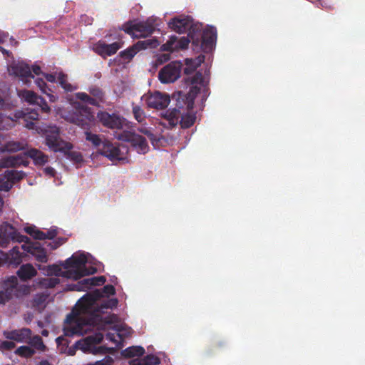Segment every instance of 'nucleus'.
I'll return each mask as SVG.
<instances>
[{
  "instance_id": "nucleus-1",
  "label": "nucleus",
  "mask_w": 365,
  "mask_h": 365,
  "mask_svg": "<svg viewBox=\"0 0 365 365\" xmlns=\"http://www.w3.org/2000/svg\"><path fill=\"white\" fill-rule=\"evenodd\" d=\"M115 294V289L107 284L102 289H94L82 297L65 319L67 324L63 328L66 336L83 335L98 326L102 322V314L105 309L116 307L117 299H106L99 302L103 297Z\"/></svg>"
},
{
  "instance_id": "nucleus-2",
  "label": "nucleus",
  "mask_w": 365,
  "mask_h": 365,
  "mask_svg": "<svg viewBox=\"0 0 365 365\" xmlns=\"http://www.w3.org/2000/svg\"><path fill=\"white\" fill-rule=\"evenodd\" d=\"M46 145L53 152L63 153L68 159L78 163L83 161L81 153L72 151L73 145L61 138L59 128L57 126H49L44 130Z\"/></svg>"
},
{
  "instance_id": "nucleus-3",
  "label": "nucleus",
  "mask_w": 365,
  "mask_h": 365,
  "mask_svg": "<svg viewBox=\"0 0 365 365\" xmlns=\"http://www.w3.org/2000/svg\"><path fill=\"white\" fill-rule=\"evenodd\" d=\"M0 304H5L14 297L21 298L29 294L31 287L26 284H19L18 279L11 276L0 282Z\"/></svg>"
},
{
  "instance_id": "nucleus-4",
  "label": "nucleus",
  "mask_w": 365,
  "mask_h": 365,
  "mask_svg": "<svg viewBox=\"0 0 365 365\" xmlns=\"http://www.w3.org/2000/svg\"><path fill=\"white\" fill-rule=\"evenodd\" d=\"M157 19L150 17L146 21L135 22L128 21L123 24L120 28L127 34L133 38H146L153 34L158 24Z\"/></svg>"
},
{
  "instance_id": "nucleus-5",
  "label": "nucleus",
  "mask_w": 365,
  "mask_h": 365,
  "mask_svg": "<svg viewBox=\"0 0 365 365\" xmlns=\"http://www.w3.org/2000/svg\"><path fill=\"white\" fill-rule=\"evenodd\" d=\"M86 262L87 258L84 254L73 255L65 261V268L73 269L67 272V276L77 280L84 276L94 274L96 272V269L93 267L87 268L86 267Z\"/></svg>"
},
{
  "instance_id": "nucleus-6",
  "label": "nucleus",
  "mask_w": 365,
  "mask_h": 365,
  "mask_svg": "<svg viewBox=\"0 0 365 365\" xmlns=\"http://www.w3.org/2000/svg\"><path fill=\"white\" fill-rule=\"evenodd\" d=\"M189 37L191 38L192 45L200 48L204 53L211 52L217 40V29L214 26H208L203 30L202 33H195L190 31Z\"/></svg>"
},
{
  "instance_id": "nucleus-7",
  "label": "nucleus",
  "mask_w": 365,
  "mask_h": 365,
  "mask_svg": "<svg viewBox=\"0 0 365 365\" xmlns=\"http://www.w3.org/2000/svg\"><path fill=\"white\" fill-rule=\"evenodd\" d=\"M103 339L101 333H96L91 335L82 340L78 341L76 344V348L82 350L83 352H92L93 354H106L107 348L105 346L96 347L95 346L100 344Z\"/></svg>"
},
{
  "instance_id": "nucleus-8",
  "label": "nucleus",
  "mask_w": 365,
  "mask_h": 365,
  "mask_svg": "<svg viewBox=\"0 0 365 365\" xmlns=\"http://www.w3.org/2000/svg\"><path fill=\"white\" fill-rule=\"evenodd\" d=\"M26 240L28 237L21 235L11 224L3 222L0 225V247H7L11 241L22 242Z\"/></svg>"
},
{
  "instance_id": "nucleus-9",
  "label": "nucleus",
  "mask_w": 365,
  "mask_h": 365,
  "mask_svg": "<svg viewBox=\"0 0 365 365\" xmlns=\"http://www.w3.org/2000/svg\"><path fill=\"white\" fill-rule=\"evenodd\" d=\"M182 68V63L180 61H172L160 70L158 78L162 83H173L180 77Z\"/></svg>"
},
{
  "instance_id": "nucleus-10",
  "label": "nucleus",
  "mask_w": 365,
  "mask_h": 365,
  "mask_svg": "<svg viewBox=\"0 0 365 365\" xmlns=\"http://www.w3.org/2000/svg\"><path fill=\"white\" fill-rule=\"evenodd\" d=\"M117 138L120 140L130 143L138 153L145 154L149 150L146 139L134 132L123 131L118 134Z\"/></svg>"
},
{
  "instance_id": "nucleus-11",
  "label": "nucleus",
  "mask_w": 365,
  "mask_h": 365,
  "mask_svg": "<svg viewBox=\"0 0 365 365\" xmlns=\"http://www.w3.org/2000/svg\"><path fill=\"white\" fill-rule=\"evenodd\" d=\"M113 40H118L112 43L108 44L105 41L100 40L93 45V50L98 55L103 58L110 56L123 46V43L120 41V36L115 35Z\"/></svg>"
},
{
  "instance_id": "nucleus-12",
  "label": "nucleus",
  "mask_w": 365,
  "mask_h": 365,
  "mask_svg": "<svg viewBox=\"0 0 365 365\" xmlns=\"http://www.w3.org/2000/svg\"><path fill=\"white\" fill-rule=\"evenodd\" d=\"M99 122L110 129H122L124 125L125 118L117 113H109L106 111H99L97 113Z\"/></svg>"
},
{
  "instance_id": "nucleus-13",
  "label": "nucleus",
  "mask_w": 365,
  "mask_h": 365,
  "mask_svg": "<svg viewBox=\"0 0 365 365\" xmlns=\"http://www.w3.org/2000/svg\"><path fill=\"white\" fill-rule=\"evenodd\" d=\"M93 115L91 109L82 106L71 115V121L83 129H88Z\"/></svg>"
},
{
  "instance_id": "nucleus-14",
  "label": "nucleus",
  "mask_w": 365,
  "mask_h": 365,
  "mask_svg": "<svg viewBox=\"0 0 365 365\" xmlns=\"http://www.w3.org/2000/svg\"><path fill=\"white\" fill-rule=\"evenodd\" d=\"M156 40H145L139 41L133 46L128 48L127 49L122 51L119 53V56L124 60L130 61L135 55L140 51L148 48H153L156 46Z\"/></svg>"
},
{
  "instance_id": "nucleus-15",
  "label": "nucleus",
  "mask_w": 365,
  "mask_h": 365,
  "mask_svg": "<svg viewBox=\"0 0 365 365\" xmlns=\"http://www.w3.org/2000/svg\"><path fill=\"white\" fill-rule=\"evenodd\" d=\"M17 155L22 156L26 161V165H22L24 167H27L29 164L28 158L32 159L34 165L36 166H43L48 162V156L37 148L29 149L24 153L18 154Z\"/></svg>"
},
{
  "instance_id": "nucleus-16",
  "label": "nucleus",
  "mask_w": 365,
  "mask_h": 365,
  "mask_svg": "<svg viewBox=\"0 0 365 365\" xmlns=\"http://www.w3.org/2000/svg\"><path fill=\"white\" fill-rule=\"evenodd\" d=\"M170 99L168 95L156 91L146 98L148 107L158 110L164 109L169 105Z\"/></svg>"
},
{
  "instance_id": "nucleus-17",
  "label": "nucleus",
  "mask_w": 365,
  "mask_h": 365,
  "mask_svg": "<svg viewBox=\"0 0 365 365\" xmlns=\"http://www.w3.org/2000/svg\"><path fill=\"white\" fill-rule=\"evenodd\" d=\"M200 88L197 85H192L187 94H183L182 92H178L173 96V98H178L186 106L187 111L192 108L194 100L199 93Z\"/></svg>"
},
{
  "instance_id": "nucleus-18",
  "label": "nucleus",
  "mask_w": 365,
  "mask_h": 365,
  "mask_svg": "<svg viewBox=\"0 0 365 365\" xmlns=\"http://www.w3.org/2000/svg\"><path fill=\"white\" fill-rule=\"evenodd\" d=\"M177 103L176 107L173 109H169L165 111L163 115V118L166 119L171 127H175L180 121L182 112L184 106H185L180 100L176 98Z\"/></svg>"
},
{
  "instance_id": "nucleus-19",
  "label": "nucleus",
  "mask_w": 365,
  "mask_h": 365,
  "mask_svg": "<svg viewBox=\"0 0 365 365\" xmlns=\"http://www.w3.org/2000/svg\"><path fill=\"white\" fill-rule=\"evenodd\" d=\"M22 248L27 252L32 255L38 262L46 263L48 261L47 253L45 249L41 247L40 243L35 242L23 245Z\"/></svg>"
},
{
  "instance_id": "nucleus-20",
  "label": "nucleus",
  "mask_w": 365,
  "mask_h": 365,
  "mask_svg": "<svg viewBox=\"0 0 365 365\" xmlns=\"http://www.w3.org/2000/svg\"><path fill=\"white\" fill-rule=\"evenodd\" d=\"M32 331L29 328H22L20 329H15L12 331H4V336L10 340H14L17 342H26L30 339Z\"/></svg>"
},
{
  "instance_id": "nucleus-21",
  "label": "nucleus",
  "mask_w": 365,
  "mask_h": 365,
  "mask_svg": "<svg viewBox=\"0 0 365 365\" xmlns=\"http://www.w3.org/2000/svg\"><path fill=\"white\" fill-rule=\"evenodd\" d=\"M9 72L15 76L21 78H34L31 73V70L29 66L23 62H19L11 66Z\"/></svg>"
},
{
  "instance_id": "nucleus-22",
  "label": "nucleus",
  "mask_w": 365,
  "mask_h": 365,
  "mask_svg": "<svg viewBox=\"0 0 365 365\" xmlns=\"http://www.w3.org/2000/svg\"><path fill=\"white\" fill-rule=\"evenodd\" d=\"M101 155L108 158L110 160H120V150L108 141L103 142L100 149Z\"/></svg>"
},
{
  "instance_id": "nucleus-23",
  "label": "nucleus",
  "mask_w": 365,
  "mask_h": 365,
  "mask_svg": "<svg viewBox=\"0 0 365 365\" xmlns=\"http://www.w3.org/2000/svg\"><path fill=\"white\" fill-rule=\"evenodd\" d=\"M169 27L177 33L183 34L191 27V24L188 17L173 18L169 22Z\"/></svg>"
},
{
  "instance_id": "nucleus-24",
  "label": "nucleus",
  "mask_w": 365,
  "mask_h": 365,
  "mask_svg": "<svg viewBox=\"0 0 365 365\" xmlns=\"http://www.w3.org/2000/svg\"><path fill=\"white\" fill-rule=\"evenodd\" d=\"M37 274V271L31 264H22L17 271V275L22 281L31 279Z\"/></svg>"
},
{
  "instance_id": "nucleus-25",
  "label": "nucleus",
  "mask_w": 365,
  "mask_h": 365,
  "mask_svg": "<svg viewBox=\"0 0 365 365\" xmlns=\"http://www.w3.org/2000/svg\"><path fill=\"white\" fill-rule=\"evenodd\" d=\"M6 264L9 265H14L15 267L21 264V254L19 252V247L18 246L14 247L9 253H6Z\"/></svg>"
},
{
  "instance_id": "nucleus-26",
  "label": "nucleus",
  "mask_w": 365,
  "mask_h": 365,
  "mask_svg": "<svg viewBox=\"0 0 365 365\" xmlns=\"http://www.w3.org/2000/svg\"><path fill=\"white\" fill-rule=\"evenodd\" d=\"M27 143L19 141H9L4 145L3 150L9 153H16L26 148Z\"/></svg>"
},
{
  "instance_id": "nucleus-27",
  "label": "nucleus",
  "mask_w": 365,
  "mask_h": 365,
  "mask_svg": "<svg viewBox=\"0 0 365 365\" xmlns=\"http://www.w3.org/2000/svg\"><path fill=\"white\" fill-rule=\"evenodd\" d=\"M185 110L183 108L182 115L180 116L179 123L182 128L186 129L190 128L195 122L196 116L194 114L186 113Z\"/></svg>"
},
{
  "instance_id": "nucleus-28",
  "label": "nucleus",
  "mask_w": 365,
  "mask_h": 365,
  "mask_svg": "<svg viewBox=\"0 0 365 365\" xmlns=\"http://www.w3.org/2000/svg\"><path fill=\"white\" fill-rule=\"evenodd\" d=\"M125 358H132L134 356H141L145 354V349L140 346H133L126 348L122 351Z\"/></svg>"
},
{
  "instance_id": "nucleus-29",
  "label": "nucleus",
  "mask_w": 365,
  "mask_h": 365,
  "mask_svg": "<svg viewBox=\"0 0 365 365\" xmlns=\"http://www.w3.org/2000/svg\"><path fill=\"white\" fill-rule=\"evenodd\" d=\"M4 177L7 179L8 181L14 183L15 182L23 179L25 177V173L15 170H7L5 172Z\"/></svg>"
},
{
  "instance_id": "nucleus-30",
  "label": "nucleus",
  "mask_w": 365,
  "mask_h": 365,
  "mask_svg": "<svg viewBox=\"0 0 365 365\" xmlns=\"http://www.w3.org/2000/svg\"><path fill=\"white\" fill-rule=\"evenodd\" d=\"M39 114L36 110H31L29 112L24 114V118L26 123L25 126L29 129H33L34 123L33 120H37L38 119Z\"/></svg>"
},
{
  "instance_id": "nucleus-31",
  "label": "nucleus",
  "mask_w": 365,
  "mask_h": 365,
  "mask_svg": "<svg viewBox=\"0 0 365 365\" xmlns=\"http://www.w3.org/2000/svg\"><path fill=\"white\" fill-rule=\"evenodd\" d=\"M89 93L96 101V106H100V104L104 101V93L100 88L97 86L90 88Z\"/></svg>"
},
{
  "instance_id": "nucleus-32",
  "label": "nucleus",
  "mask_w": 365,
  "mask_h": 365,
  "mask_svg": "<svg viewBox=\"0 0 365 365\" xmlns=\"http://www.w3.org/2000/svg\"><path fill=\"white\" fill-rule=\"evenodd\" d=\"M19 96L25 101L32 104L37 103L38 98H40V96H37L36 93L29 90L21 91Z\"/></svg>"
},
{
  "instance_id": "nucleus-33",
  "label": "nucleus",
  "mask_w": 365,
  "mask_h": 365,
  "mask_svg": "<svg viewBox=\"0 0 365 365\" xmlns=\"http://www.w3.org/2000/svg\"><path fill=\"white\" fill-rule=\"evenodd\" d=\"M25 232L33 238L38 240H44V232L41 231L35 226H28L25 227Z\"/></svg>"
},
{
  "instance_id": "nucleus-34",
  "label": "nucleus",
  "mask_w": 365,
  "mask_h": 365,
  "mask_svg": "<svg viewBox=\"0 0 365 365\" xmlns=\"http://www.w3.org/2000/svg\"><path fill=\"white\" fill-rule=\"evenodd\" d=\"M27 343H29L35 349L39 351H43L46 350V346L43 344L42 338L38 335H36L33 337L31 336L30 339L28 340Z\"/></svg>"
},
{
  "instance_id": "nucleus-35",
  "label": "nucleus",
  "mask_w": 365,
  "mask_h": 365,
  "mask_svg": "<svg viewBox=\"0 0 365 365\" xmlns=\"http://www.w3.org/2000/svg\"><path fill=\"white\" fill-rule=\"evenodd\" d=\"M160 50L163 51H169L173 52L177 51V45H176V36H172L169 40L164 44L160 46Z\"/></svg>"
},
{
  "instance_id": "nucleus-36",
  "label": "nucleus",
  "mask_w": 365,
  "mask_h": 365,
  "mask_svg": "<svg viewBox=\"0 0 365 365\" xmlns=\"http://www.w3.org/2000/svg\"><path fill=\"white\" fill-rule=\"evenodd\" d=\"M57 78L59 84L66 91H72L73 90L71 84L67 81V75L64 74L63 72H60L58 73Z\"/></svg>"
},
{
  "instance_id": "nucleus-37",
  "label": "nucleus",
  "mask_w": 365,
  "mask_h": 365,
  "mask_svg": "<svg viewBox=\"0 0 365 365\" xmlns=\"http://www.w3.org/2000/svg\"><path fill=\"white\" fill-rule=\"evenodd\" d=\"M85 135L86 140L91 142L95 147L100 146L103 143L98 135L92 133L91 131L86 130L85 132Z\"/></svg>"
},
{
  "instance_id": "nucleus-38",
  "label": "nucleus",
  "mask_w": 365,
  "mask_h": 365,
  "mask_svg": "<svg viewBox=\"0 0 365 365\" xmlns=\"http://www.w3.org/2000/svg\"><path fill=\"white\" fill-rule=\"evenodd\" d=\"M15 354L23 357H31L35 354V351L28 346H21L15 351Z\"/></svg>"
},
{
  "instance_id": "nucleus-39",
  "label": "nucleus",
  "mask_w": 365,
  "mask_h": 365,
  "mask_svg": "<svg viewBox=\"0 0 365 365\" xmlns=\"http://www.w3.org/2000/svg\"><path fill=\"white\" fill-rule=\"evenodd\" d=\"M133 113L135 119L139 122L142 123L145 120V114L144 110L140 108V106L137 105H133Z\"/></svg>"
},
{
  "instance_id": "nucleus-40",
  "label": "nucleus",
  "mask_w": 365,
  "mask_h": 365,
  "mask_svg": "<svg viewBox=\"0 0 365 365\" xmlns=\"http://www.w3.org/2000/svg\"><path fill=\"white\" fill-rule=\"evenodd\" d=\"M76 97L78 99H79L80 101H83L86 104L96 106V101H94V99L92 98L91 95L81 92L78 93L76 94Z\"/></svg>"
},
{
  "instance_id": "nucleus-41",
  "label": "nucleus",
  "mask_w": 365,
  "mask_h": 365,
  "mask_svg": "<svg viewBox=\"0 0 365 365\" xmlns=\"http://www.w3.org/2000/svg\"><path fill=\"white\" fill-rule=\"evenodd\" d=\"M160 363V359L153 354L147 355L143 360L140 365H158Z\"/></svg>"
},
{
  "instance_id": "nucleus-42",
  "label": "nucleus",
  "mask_w": 365,
  "mask_h": 365,
  "mask_svg": "<svg viewBox=\"0 0 365 365\" xmlns=\"http://www.w3.org/2000/svg\"><path fill=\"white\" fill-rule=\"evenodd\" d=\"M186 81H190L191 85H200L202 86L204 83V77L200 72H197L191 78L186 79Z\"/></svg>"
},
{
  "instance_id": "nucleus-43",
  "label": "nucleus",
  "mask_w": 365,
  "mask_h": 365,
  "mask_svg": "<svg viewBox=\"0 0 365 365\" xmlns=\"http://www.w3.org/2000/svg\"><path fill=\"white\" fill-rule=\"evenodd\" d=\"M92 287V282L91 277L83 279L78 282L76 285V290L78 291H86V289Z\"/></svg>"
},
{
  "instance_id": "nucleus-44",
  "label": "nucleus",
  "mask_w": 365,
  "mask_h": 365,
  "mask_svg": "<svg viewBox=\"0 0 365 365\" xmlns=\"http://www.w3.org/2000/svg\"><path fill=\"white\" fill-rule=\"evenodd\" d=\"M190 41H192L191 38L189 39L187 37L183 36L179 39L176 37L177 50L186 49Z\"/></svg>"
},
{
  "instance_id": "nucleus-45",
  "label": "nucleus",
  "mask_w": 365,
  "mask_h": 365,
  "mask_svg": "<svg viewBox=\"0 0 365 365\" xmlns=\"http://www.w3.org/2000/svg\"><path fill=\"white\" fill-rule=\"evenodd\" d=\"M196 61H197V63H195V66H194V68H190V67H185L184 68V73L187 75H189L191 73H192L194 71V70L195 69V68L198 66H200L202 62H204L205 61V56L204 55H200L197 58H196Z\"/></svg>"
},
{
  "instance_id": "nucleus-46",
  "label": "nucleus",
  "mask_w": 365,
  "mask_h": 365,
  "mask_svg": "<svg viewBox=\"0 0 365 365\" xmlns=\"http://www.w3.org/2000/svg\"><path fill=\"white\" fill-rule=\"evenodd\" d=\"M138 130L140 133H142L145 134V135H147L153 144H154L155 141H158L155 135L153 133H152L151 131L148 128L142 127V128H139L138 129Z\"/></svg>"
},
{
  "instance_id": "nucleus-47",
  "label": "nucleus",
  "mask_w": 365,
  "mask_h": 365,
  "mask_svg": "<svg viewBox=\"0 0 365 365\" xmlns=\"http://www.w3.org/2000/svg\"><path fill=\"white\" fill-rule=\"evenodd\" d=\"M36 104L38 105L41 108V110L44 113H48L51 110V108L48 106L46 100L41 96L38 98L37 103H36Z\"/></svg>"
},
{
  "instance_id": "nucleus-48",
  "label": "nucleus",
  "mask_w": 365,
  "mask_h": 365,
  "mask_svg": "<svg viewBox=\"0 0 365 365\" xmlns=\"http://www.w3.org/2000/svg\"><path fill=\"white\" fill-rule=\"evenodd\" d=\"M35 83L36 84V86L40 88V90L43 93H47L46 92V89H47V84L44 81L43 79L41 78H37L35 81Z\"/></svg>"
},
{
  "instance_id": "nucleus-49",
  "label": "nucleus",
  "mask_w": 365,
  "mask_h": 365,
  "mask_svg": "<svg viewBox=\"0 0 365 365\" xmlns=\"http://www.w3.org/2000/svg\"><path fill=\"white\" fill-rule=\"evenodd\" d=\"M57 234V230L56 228H51L46 232H44V240H53L56 237Z\"/></svg>"
},
{
  "instance_id": "nucleus-50",
  "label": "nucleus",
  "mask_w": 365,
  "mask_h": 365,
  "mask_svg": "<svg viewBox=\"0 0 365 365\" xmlns=\"http://www.w3.org/2000/svg\"><path fill=\"white\" fill-rule=\"evenodd\" d=\"M113 360L110 356H106L103 360L98 361L94 364H91L89 365H112Z\"/></svg>"
},
{
  "instance_id": "nucleus-51",
  "label": "nucleus",
  "mask_w": 365,
  "mask_h": 365,
  "mask_svg": "<svg viewBox=\"0 0 365 365\" xmlns=\"http://www.w3.org/2000/svg\"><path fill=\"white\" fill-rule=\"evenodd\" d=\"M1 349L5 350H11L13 349L16 345L15 343L11 341H4L1 344Z\"/></svg>"
},
{
  "instance_id": "nucleus-52",
  "label": "nucleus",
  "mask_w": 365,
  "mask_h": 365,
  "mask_svg": "<svg viewBox=\"0 0 365 365\" xmlns=\"http://www.w3.org/2000/svg\"><path fill=\"white\" fill-rule=\"evenodd\" d=\"M64 242H65V239L60 237V238H58V240L54 241L53 242L48 243V246H50L51 250H56L58 247H60L61 245H63Z\"/></svg>"
},
{
  "instance_id": "nucleus-53",
  "label": "nucleus",
  "mask_w": 365,
  "mask_h": 365,
  "mask_svg": "<svg viewBox=\"0 0 365 365\" xmlns=\"http://www.w3.org/2000/svg\"><path fill=\"white\" fill-rule=\"evenodd\" d=\"M170 59V53H161L158 56L157 62L162 64Z\"/></svg>"
},
{
  "instance_id": "nucleus-54",
  "label": "nucleus",
  "mask_w": 365,
  "mask_h": 365,
  "mask_svg": "<svg viewBox=\"0 0 365 365\" xmlns=\"http://www.w3.org/2000/svg\"><path fill=\"white\" fill-rule=\"evenodd\" d=\"M48 274H55V275L58 276V275H59L61 269L58 267V266H57L56 264H52V265L48 266Z\"/></svg>"
},
{
  "instance_id": "nucleus-55",
  "label": "nucleus",
  "mask_w": 365,
  "mask_h": 365,
  "mask_svg": "<svg viewBox=\"0 0 365 365\" xmlns=\"http://www.w3.org/2000/svg\"><path fill=\"white\" fill-rule=\"evenodd\" d=\"M44 173L50 177H54L56 170L52 167H46L43 170Z\"/></svg>"
},
{
  "instance_id": "nucleus-56",
  "label": "nucleus",
  "mask_w": 365,
  "mask_h": 365,
  "mask_svg": "<svg viewBox=\"0 0 365 365\" xmlns=\"http://www.w3.org/2000/svg\"><path fill=\"white\" fill-rule=\"evenodd\" d=\"M46 79L48 81V82H51V83H54L56 81V76L55 74H53V73H46V74H43Z\"/></svg>"
},
{
  "instance_id": "nucleus-57",
  "label": "nucleus",
  "mask_w": 365,
  "mask_h": 365,
  "mask_svg": "<svg viewBox=\"0 0 365 365\" xmlns=\"http://www.w3.org/2000/svg\"><path fill=\"white\" fill-rule=\"evenodd\" d=\"M6 253L0 251V267L6 264Z\"/></svg>"
},
{
  "instance_id": "nucleus-58",
  "label": "nucleus",
  "mask_w": 365,
  "mask_h": 365,
  "mask_svg": "<svg viewBox=\"0 0 365 365\" xmlns=\"http://www.w3.org/2000/svg\"><path fill=\"white\" fill-rule=\"evenodd\" d=\"M95 279L97 280V285L98 286L103 284L106 281L104 276L95 277Z\"/></svg>"
},
{
  "instance_id": "nucleus-59",
  "label": "nucleus",
  "mask_w": 365,
  "mask_h": 365,
  "mask_svg": "<svg viewBox=\"0 0 365 365\" xmlns=\"http://www.w3.org/2000/svg\"><path fill=\"white\" fill-rule=\"evenodd\" d=\"M59 282V279L54 278V279H50L48 286L51 287H53Z\"/></svg>"
},
{
  "instance_id": "nucleus-60",
  "label": "nucleus",
  "mask_w": 365,
  "mask_h": 365,
  "mask_svg": "<svg viewBox=\"0 0 365 365\" xmlns=\"http://www.w3.org/2000/svg\"><path fill=\"white\" fill-rule=\"evenodd\" d=\"M32 71L36 75H39L41 73V67L39 66L34 65L32 66Z\"/></svg>"
},
{
  "instance_id": "nucleus-61",
  "label": "nucleus",
  "mask_w": 365,
  "mask_h": 365,
  "mask_svg": "<svg viewBox=\"0 0 365 365\" xmlns=\"http://www.w3.org/2000/svg\"><path fill=\"white\" fill-rule=\"evenodd\" d=\"M106 339H109L110 341H115V334L110 333V332L107 333Z\"/></svg>"
},
{
  "instance_id": "nucleus-62",
  "label": "nucleus",
  "mask_w": 365,
  "mask_h": 365,
  "mask_svg": "<svg viewBox=\"0 0 365 365\" xmlns=\"http://www.w3.org/2000/svg\"><path fill=\"white\" fill-rule=\"evenodd\" d=\"M0 51L4 53V54H6L8 56H10L11 54V52H9V51L6 50L5 48H4L3 47L0 46Z\"/></svg>"
},
{
  "instance_id": "nucleus-63",
  "label": "nucleus",
  "mask_w": 365,
  "mask_h": 365,
  "mask_svg": "<svg viewBox=\"0 0 365 365\" xmlns=\"http://www.w3.org/2000/svg\"><path fill=\"white\" fill-rule=\"evenodd\" d=\"M91 282H92V287L98 286L97 285V280L95 279V277H91Z\"/></svg>"
},
{
  "instance_id": "nucleus-64",
  "label": "nucleus",
  "mask_w": 365,
  "mask_h": 365,
  "mask_svg": "<svg viewBox=\"0 0 365 365\" xmlns=\"http://www.w3.org/2000/svg\"><path fill=\"white\" fill-rule=\"evenodd\" d=\"M39 365H51V364H49L47 361H43L40 363Z\"/></svg>"
}]
</instances>
